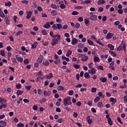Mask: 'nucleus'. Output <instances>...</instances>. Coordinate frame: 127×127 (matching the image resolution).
Returning <instances> with one entry per match:
<instances>
[{
	"label": "nucleus",
	"instance_id": "f257e3e1",
	"mask_svg": "<svg viewBox=\"0 0 127 127\" xmlns=\"http://www.w3.org/2000/svg\"><path fill=\"white\" fill-rule=\"evenodd\" d=\"M56 38H54L52 39V42L51 43L52 46H55L57 44H59V41L61 39V36L59 35V34H57L55 35Z\"/></svg>",
	"mask_w": 127,
	"mask_h": 127
},
{
	"label": "nucleus",
	"instance_id": "f03ea898",
	"mask_svg": "<svg viewBox=\"0 0 127 127\" xmlns=\"http://www.w3.org/2000/svg\"><path fill=\"white\" fill-rule=\"evenodd\" d=\"M63 104L64 107H67V106L72 105V102H71V97L68 96L64 98L63 100Z\"/></svg>",
	"mask_w": 127,
	"mask_h": 127
},
{
	"label": "nucleus",
	"instance_id": "7ed1b4c3",
	"mask_svg": "<svg viewBox=\"0 0 127 127\" xmlns=\"http://www.w3.org/2000/svg\"><path fill=\"white\" fill-rule=\"evenodd\" d=\"M52 28L54 30H56L57 29H59L60 30L61 28H62V24H54L52 26Z\"/></svg>",
	"mask_w": 127,
	"mask_h": 127
},
{
	"label": "nucleus",
	"instance_id": "20e7f679",
	"mask_svg": "<svg viewBox=\"0 0 127 127\" xmlns=\"http://www.w3.org/2000/svg\"><path fill=\"white\" fill-rule=\"evenodd\" d=\"M43 59H44L43 56L40 55L39 57L38 58L37 60V62L39 64H41V63H42V61H43Z\"/></svg>",
	"mask_w": 127,
	"mask_h": 127
},
{
	"label": "nucleus",
	"instance_id": "39448f33",
	"mask_svg": "<svg viewBox=\"0 0 127 127\" xmlns=\"http://www.w3.org/2000/svg\"><path fill=\"white\" fill-rule=\"evenodd\" d=\"M97 72V70L95 68H91L90 70H88V73L90 75H94V74Z\"/></svg>",
	"mask_w": 127,
	"mask_h": 127
},
{
	"label": "nucleus",
	"instance_id": "423d86ee",
	"mask_svg": "<svg viewBox=\"0 0 127 127\" xmlns=\"http://www.w3.org/2000/svg\"><path fill=\"white\" fill-rule=\"evenodd\" d=\"M26 18L27 19H29L31 16H32V11H28L26 12Z\"/></svg>",
	"mask_w": 127,
	"mask_h": 127
},
{
	"label": "nucleus",
	"instance_id": "0eeeda50",
	"mask_svg": "<svg viewBox=\"0 0 127 127\" xmlns=\"http://www.w3.org/2000/svg\"><path fill=\"white\" fill-rule=\"evenodd\" d=\"M86 122H87L89 125H91L93 123V120L91 119V117H90V116H87V117L86 119Z\"/></svg>",
	"mask_w": 127,
	"mask_h": 127
},
{
	"label": "nucleus",
	"instance_id": "6e6552de",
	"mask_svg": "<svg viewBox=\"0 0 127 127\" xmlns=\"http://www.w3.org/2000/svg\"><path fill=\"white\" fill-rule=\"evenodd\" d=\"M78 43V39L73 38L71 40V44L72 45H76Z\"/></svg>",
	"mask_w": 127,
	"mask_h": 127
},
{
	"label": "nucleus",
	"instance_id": "1a4fd4ad",
	"mask_svg": "<svg viewBox=\"0 0 127 127\" xmlns=\"http://www.w3.org/2000/svg\"><path fill=\"white\" fill-rule=\"evenodd\" d=\"M124 46H126V44H121V45H120V46L118 48H117V51H121V50H123V49H124Z\"/></svg>",
	"mask_w": 127,
	"mask_h": 127
},
{
	"label": "nucleus",
	"instance_id": "9d476101",
	"mask_svg": "<svg viewBox=\"0 0 127 127\" xmlns=\"http://www.w3.org/2000/svg\"><path fill=\"white\" fill-rule=\"evenodd\" d=\"M90 19L92 21H96L98 19V16L96 15H92L90 16Z\"/></svg>",
	"mask_w": 127,
	"mask_h": 127
},
{
	"label": "nucleus",
	"instance_id": "9b49d317",
	"mask_svg": "<svg viewBox=\"0 0 127 127\" xmlns=\"http://www.w3.org/2000/svg\"><path fill=\"white\" fill-rule=\"evenodd\" d=\"M113 36H114V34L112 33H108L105 38H106V39H111Z\"/></svg>",
	"mask_w": 127,
	"mask_h": 127
},
{
	"label": "nucleus",
	"instance_id": "f8f14e48",
	"mask_svg": "<svg viewBox=\"0 0 127 127\" xmlns=\"http://www.w3.org/2000/svg\"><path fill=\"white\" fill-rule=\"evenodd\" d=\"M99 80L102 82V83H106L107 81H108V78L107 77H100L99 78Z\"/></svg>",
	"mask_w": 127,
	"mask_h": 127
},
{
	"label": "nucleus",
	"instance_id": "ddd939ff",
	"mask_svg": "<svg viewBox=\"0 0 127 127\" xmlns=\"http://www.w3.org/2000/svg\"><path fill=\"white\" fill-rule=\"evenodd\" d=\"M110 102H112V105H115L117 103V99H115L113 97H111L110 99Z\"/></svg>",
	"mask_w": 127,
	"mask_h": 127
},
{
	"label": "nucleus",
	"instance_id": "4468645a",
	"mask_svg": "<svg viewBox=\"0 0 127 127\" xmlns=\"http://www.w3.org/2000/svg\"><path fill=\"white\" fill-rule=\"evenodd\" d=\"M43 94H44V96H47L48 97H49V96H50V95H51V93L50 91H47L46 90L44 91Z\"/></svg>",
	"mask_w": 127,
	"mask_h": 127
},
{
	"label": "nucleus",
	"instance_id": "2eb2a0df",
	"mask_svg": "<svg viewBox=\"0 0 127 127\" xmlns=\"http://www.w3.org/2000/svg\"><path fill=\"white\" fill-rule=\"evenodd\" d=\"M114 65H115V62L112 61L110 65L109 68L111 69V70H115V67H114Z\"/></svg>",
	"mask_w": 127,
	"mask_h": 127
},
{
	"label": "nucleus",
	"instance_id": "dca6fc26",
	"mask_svg": "<svg viewBox=\"0 0 127 127\" xmlns=\"http://www.w3.org/2000/svg\"><path fill=\"white\" fill-rule=\"evenodd\" d=\"M6 126V122L4 121H0V127H4Z\"/></svg>",
	"mask_w": 127,
	"mask_h": 127
},
{
	"label": "nucleus",
	"instance_id": "f3484780",
	"mask_svg": "<svg viewBox=\"0 0 127 127\" xmlns=\"http://www.w3.org/2000/svg\"><path fill=\"white\" fill-rule=\"evenodd\" d=\"M43 27L46 29H48V28L50 27V23L49 22H47L44 25Z\"/></svg>",
	"mask_w": 127,
	"mask_h": 127
},
{
	"label": "nucleus",
	"instance_id": "a211bd4d",
	"mask_svg": "<svg viewBox=\"0 0 127 127\" xmlns=\"http://www.w3.org/2000/svg\"><path fill=\"white\" fill-rule=\"evenodd\" d=\"M84 23L86 26H88L89 25H90V21L88 18L84 19Z\"/></svg>",
	"mask_w": 127,
	"mask_h": 127
},
{
	"label": "nucleus",
	"instance_id": "6ab92c4d",
	"mask_svg": "<svg viewBox=\"0 0 127 127\" xmlns=\"http://www.w3.org/2000/svg\"><path fill=\"white\" fill-rule=\"evenodd\" d=\"M3 103H7V100L5 98L0 97V104H3Z\"/></svg>",
	"mask_w": 127,
	"mask_h": 127
},
{
	"label": "nucleus",
	"instance_id": "aec40b11",
	"mask_svg": "<svg viewBox=\"0 0 127 127\" xmlns=\"http://www.w3.org/2000/svg\"><path fill=\"white\" fill-rule=\"evenodd\" d=\"M106 2L105 0H99L97 2V4L98 5H100V4H104Z\"/></svg>",
	"mask_w": 127,
	"mask_h": 127
},
{
	"label": "nucleus",
	"instance_id": "412c9836",
	"mask_svg": "<svg viewBox=\"0 0 127 127\" xmlns=\"http://www.w3.org/2000/svg\"><path fill=\"white\" fill-rule=\"evenodd\" d=\"M37 45H38V43L37 42H35L34 44L32 45V47H31L32 49H35Z\"/></svg>",
	"mask_w": 127,
	"mask_h": 127
},
{
	"label": "nucleus",
	"instance_id": "4be33fe9",
	"mask_svg": "<svg viewBox=\"0 0 127 127\" xmlns=\"http://www.w3.org/2000/svg\"><path fill=\"white\" fill-rule=\"evenodd\" d=\"M62 59L63 61H64V60H65L66 62H69V58L66 57L65 56H62Z\"/></svg>",
	"mask_w": 127,
	"mask_h": 127
},
{
	"label": "nucleus",
	"instance_id": "5701e85b",
	"mask_svg": "<svg viewBox=\"0 0 127 127\" xmlns=\"http://www.w3.org/2000/svg\"><path fill=\"white\" fill-rule=\"evenodd\" d=\"M84 76L86 79H90L91 78V75L88 72H85Z\"/></svg>",
	"mask_w": 127,
	"mask_h": 127
},
{
	"label": "nucleus",
	"instance_id": "b1692460",
	"mask_svg": "<svg viewBox=\"0 0 127 127\" xmlns=\"http://www.w3.org/2000/svg\"><path fill=\"white\" fill-rule=\"evenodd\" d=\"M93 60L94 61V62L96 63L97 62H99L100 61V58H99V57L94 56V58H93Z\"/></svg>",
	"mask_w": 127,
	"mask_h": 127
},
{
	"label": "nucleus",
	"instance_id": "393cba45",
	"mask_svg": "<svg viewBox=\"0 0 127 127\" xmlns=\"http://www.w3.org/2000/svg\"><path fill=\"white\" fill-rule=\"evenodd\" d=\"M52 77H53V74H52V73H50L49 75H46L45 78H46V79H51Z\"/></svg>",
	"mask_w": 127,
	"mask_h": 127
},
{
	"label": "nucleus",
	"instance_id": "a878e982",
	"mask_svg": "<svg viewBox=\"0 0 127 127\" xmlns=\"http://www.w3.org/2000/svg\"><path fill=\"white\" fill-rule=\"evenodd\" d=\"M107 47L108 48H110V50H114L115 49V46H114L113 45L109 44L107 45Z\"/></svg>",
	"mask_w": 127,
	"mask_h": 127
},
{
	"label": "nucleus",
	"instance_id": "bb28decb",
	"mask_svg": "<svg viewBox=\"0 0 127 127\" xmlns=\"http://www.w3.org/2000/svg\"><path fill=\"white\" fill-rule=\"evenodd\" d=\"M109 53L112 55V56H114V57H116V56H117V53L114 51H109Z\"/></svg>",
	"mask_w": 127,
	"mask_h": 127
},
{
	"label": "nucleus",
	"instance_id": "cd10ccee",
	"mask_svg": "<svg viewBox=\"0 0 127 127\" xmlns=\"http://www.w3.org/2000/svg\"><path fill=\"white\" fill-rule=\"evenodd\" d=\"M97 107L98 108H104V104H103V103L99 102L97 103Z\"/></svg>",
	"mask_w": 127,
	"mask_h": 127
},
{
	"label": "nucleus",
	"instance_id": "c85d7f7f",
	"mask_svg": "<svg viewBox=\"0 0 127 127\" xmlns=\"http://www.w3.org/2000/svg\"><path fill=\"white\" fill-rule=\"evenodd\" d=\"M47 100L46 98H42L39 100V103L41 104H43V103H45Z\"/></svg>",
	"mask_w": 127,
	"mask_h": 127
},
{
	"label": "nucleus",
	"instance_id": "c756f323",
	"mask_svg": "<svg viewBox=\"0 0 127 127\" xmlns=\"http://www.w3.org/2000/svg\"><path fill=\"white\" fill-rule=\"evenodd\" d=\"M59 4H60V7H61L62 9H64V8L66 7V5L63 3H61V2H60Z\"/></svg>",
	"mask_w": 127,
	"mask_h": 127
},
{
	"label": "nucleus",
	"instance_id": "7c9ffc66",
	"mask_svg": "<svg viewBox=\"0 0 127 127\" xmlns=\"http://www.w3.org/2000/svg\"><path fill=\"white\" fill-rule=\"evenodd\" d=\"M82 4H88V3H91V0H86L84 1H82L81 2Z\"/></svg>",
	"mask_w": 127,
	"mask_h": 127
},
{
	"label": "nucleus",
	"instance_id": "2f4dec72",
	"mask_svg": "<svg viewBox=\"0 0 127 127\" xmlns=\"http://www.w3.org/2000/svg\"><path fill=\"white\" fill-rule=\"evenodd\" d=\"M70 55H72V51L68 50L66 53V57H70Z\"/></svg>",
	"mask_w": 127,
	"mask_h": 127
},
{
	"label": "nucleus",
	"instance_id": "473e14b6",
	"mask_svg": "<svg viewBox=\"0 0 127 127\" xmlns=\"http://www.w3.org/2000/svg\"><path fill=\"white\" fill-rule=\"evenodd\" d=\"M16 93L17 96H21V95H22L23 93V91L18 90L17 91Z\"/></svg>",
	"mask_w": 127,
	"mask_h": 127
},
{
	"label": "nucleus",
	"instance_id": "72a5a7b5",
	"mask_svg": "<svg viewBox=\"0 0 127 127\" xmlns=\"http://www.w3.org/2000/svg\"><path fill=\"white\" fill-rule=\"evenodd\" d=\"M57 90L58 91H63V90H64V86L59 85V86H58Z\"/></svg>",
	"mask_w": 127,
	"mask_h": 127
},
{
	"label": "nucleus",
	"instance_id": "f704fd0d",
	"mask_svg": "<svg viewBox=\"0 0 127 127\" xmlns=\"http://www.w3.org/2000/svg\"><path fill=\"white\" fill-rule=\"evenodd\" d=\"M99 100H101V97H100V96H97L94 99V103H98Z\"/></svg>",
	"mask_w": 127,
	"mask_h": 127
},
{
	"label": "nucleus",
	"instance_id": "c9c22d12",
	"mask_svg": "<svg viewBox=\"0 0 127 127\" xmlns=\"http://www.w3.org/2000/svg\"><path fill=\"white\" fill-rule=\"evenodd\" d=\"M16 59H17L18 61H19V62H21V63L23 62V58L21 57H16Z\"/></svg>",
	"mask_w": 127,
	"mask_h": 127
},
{
	"label": "nucleus",
	"instance_id": "e433bc0d",
	"mask_svg": "<svg viewBox=\"0 0 127 127\" xmlns=\"http://www.w3.org/2000/svg\"><path fill=\"white\" fill-rule=\"evenodd\" d=\"M4 21H5L6 24H7V25H8V24H9V19H8V18H7V17H5Z\"/></svg>",
	"mask_w": 127,
	"mask_h": 127
},
{
	"label": "nucleus",
	"instance_id": "4c0bfd02",
	"mask_svg": "<svg viewBox=\"0 0 127 127\" xmlns=\"http://www.w3.org/2000/svg\"><path fill=\"white\" fill-rule=\"evenodd\" d=\"M88 57L84 56V57H83L81 59L82 61H83V62H85V61H87V60H88Z\"/></svg>",
	"mask_w": 127,
	"mask_h": 127
},
{
	"label": "nucleus",
	"instance_id": "58836bf2",
	"mask_svg": "<svg viewBox=\"0 0 127 127\" xmlns=\"http://www.w3.org/2000/svg\"><path fill=\"white\" fill-rule=\"evenodd\" d=\"M108 120V124L110 125V126H113V121H112V119L111 118H110L109 119H107Z\"/></svg>",
	"mask_w": 127,
	"mask_h": 127
},
{
	"label": "nucleus",
	"instance_id": "ea45409f",
	"mask_svg": "<svg viewBox=\"0 0 127 127\" xmlns=\"http://www.w3.org/2000/svg\"><path fill=\"white\" fill-rule=\"evenodd\" d=\"M127 87V83H124L123 85H120V89H125Z\"/></svg>",
	"mask_w": 127,
	"mask_h": 127
},
{
	"label": "nucleus",
	"instance_id": "a19ab883",
	"mask_svg": "<svg viewBox=\"0 0 127 127\" xmlns=\"http://www.w3.org/2000/svg\"><path fill=\"white\" fill-rule=\"evenodd\" d=\"M93 65H94V64L93 63H90L88 64V68H89V69H93Z\"/></svg>",
	"mask_w": 127,
	"mask_h": 127
},
{
	"label": "nucleus",
	"instance_id": "79ce46f5",
	"mask_svg": "<svg viewBox=\"0 0 127 127\" xmlns=\"http://www.w3.org/2000/svg\"><path fill=\"white\" fill-rule=\"evenodd\" d=\"M0 55H1V56H3V57L5 56V53L4 52V50H1L0 51Z\"/></svg>",
	"mask_w": 127,
	"mask_h": 127
},
{
	"label": "nucleus",
	"instance_id": "37998d69",
	"mask_svg": "<svg viewBox=\"0 0 127 127\" xmlns=\"http://www.w3.org/2000/svg\"><path fill=\"white\" fill-rule=\"evenodd\" d=\"M51 14L53 15V16H56V15H57V12H56L55 10H53L51 12Z\"/></svg>",
	"mask_w": 127,
	"mask_h": 127
},
{
	"label": "nucleus",
	"instance_id": "c03bdc74",
	"mask_svg": "<svg viewBox=\"0 0 127 127\" xmlns=\"http://www.w3.org/2000/svg\"><path fill=\"white\" fill-rule=\"evenodd\" d=\"M87 43H88V44L89 45H94V42H93V41H92L90 39H88L87 40Z\"/></svg>",
	"mask_w": 127,
	"mask_h": 127
},
{
	"label": "nucleus",
	"instance_id": "a18cd8bd",
	"mask_svg": "<svg viewBox=\"0 0 127 127\" xmlns=\"http://www.w3.org/2000/svg\"><path fill=\"white\" fill-rule=\"evenodd\" d=\"M43 44L44 46H48V45H49V42L48 41H45L43 42Z\"/></svg>",
	"mask_w": 127,
	"mask_h": 127
},
{
	"label": "nucleus",
	"instance_id": "49530a36",
	"mask_svg": "<svg viewBox=\"0 0 127 127\" xmlns=\"http://www.w3.org/2000/svg\"><path fill=\"white\" fill-rule=\"evenodd\" d=\"M96 42L98 43L99 45H101V46H104V44L101 42V40L99 39L98 40H96Z\"/></svg>",
	"mask_w": 127,
	"mask_h": 127
},
{
	"label": "nucleus",
	"instance_id": "de8ad7c7",
	"mask_svg": "<svg viewBox=\"0 0 127 127\" xmlns=\"http://www.w3.org/2000/svg\"><path fill=\"white\" fill-rule=\"evenodd\" d=\"M31 85H26L25 86V89L27 90V91H30V89H31Z\"/></svg>",
	"mask_w": 127,
	"mask_h": 127
},
{
	"label": "nucleus",
	"instance_id": "09e8293b",
	"mask_svg": "<svg viewBox=\"0 0 127 127\" xmlns=\"http://www.w3.org/2000/svg\"><path fill=\"white\" fill-rule=\"evenodd\" d=\"M0 17H2V18H4L5 17V15H4V13H3V12L0 11Z\"/></svg>",
	"mask_w": 127,
	"mask_h": 127
},
{
	"label": "nucleus",
	"instance_id": "8fccbe9b",
	"mask_svg": "<svg viewBox=\"0 0 127 127\" xmlns=\"http://www.w3.org/2000/svg\"><path fill=\"white\" fill-rule=\"evenodd\" d=\"M21 50L22 51H25L26 52H29L28 50L26 49L24 46H22Z\"/></svg>",
	"mask_w": 127,
	"mask_h": 127
},
{
	"label": "nucleus",
	"instance_id": "3c124183",
	"mask_svg": "<svg viewBox=\"0 0 127 127\" xmlns=\"http://www.w3.org/2000/svg\"><path fill=\"white\" fill-rule=\"evenodd\" d=\"M5 6H11V2H10V1H8V2H5Z\"/></svg>",
	"mask_w": 127,
	"mask_h": 127
},
{
	"label": "nucleus",
	"instance_id": "603ef678",
	"mask_svg": "<svg viewBox=\"0 0 127 127\" xmlns=\"http://www.w3.org/2000/svg\"><path fill=\"white\" fill-rule=\"evenodd\" d=\"M78 48L79 49H83V48H84V44H79L78 45Z\"/></svg>",
	"mask_w": 127,
	"mask_h": 127
},
{
	"label": "nucleus",
	"instance_id": "864d4df0",
	"mask_svg": "<svg viewBox=\"0 0 127 127\" xmlns=\"http://www.w3.org/2000/svg\"><path fill=\"white\" fill-rule=\"evenodd\" d=\"M91 92H92V93H96L97 92V88L92 87L91 88Z\"/></svg>",
	"mask_w": 127,
	"mask_h": 127
},
{
	"label": "nucleus",
	"instance_id": "5fc2aeb1",
	"mask_svg": "<svg viewBox=\"0 0 127 127\" xmlns=\"http://www.w3.org/2000/svg\"><path fill=\"white\" fill-rule=\"evenodd\" d=\"M72 15H78L79 14V12H77L76 11H73L71 13Z\"/></svg>",
	"mask_w": 127,
	"mask_h": 127
},
{
	"label": "nucleus",
	"instance_id": "6e6d98bb",
	"mask_svg": "<svg viewBox=\"0 0 127 127\" xmlns=\"http://www.w3.org/2000/svg\"><path fill=\"white\" fill-rule=\"evenodd\" d=\"M51 7H52V8H53L54 9H57V6L54 4H52L51 5Z\"/></svg>",
	"mask_w": 127,
	"mask_h": 127
},
{
	"label": "nucleus",
	"instance_id": "4d7b16f0",
	"mask_svg": "<svg viewBox=\"0 0 127 127\" xmlns=\"http://www.w3.org/2000/svg\"><path fill=\"white\" fill-rule=\"evenodd\" d=\"M56 21L59 23H61V22H62V20L60 18L58 17L56 18Z\"/></svg>",
	"mask_w": 127,
	"mask_h": 127
},
{
	"label": "nucleus",
	"instance_id": "13d9d810",
	"mask_svg": "<svg viewBox=\"0 0 127 127\" xmlns=\"http://www.w3.org/2000/svg\"><path fill=\"white\" fill-rule=\"evenodd\" d=\"M17 127H24V124L23 123H18L17 125Z\"/></svg>",
	"mask_w": 127,
	"mask_h": 127
},
{
	"label": "nucleus",
	"instance_id": "bf43d9fd",
	"mask_svg": "<svg viewBox=\"0 0 127 127\" xmlns=\"http://www.w3.org/2000/svg\"><path fill=\"white\" fill-rule=\"evenodd\" d=\"M43 63L44 66H48L49 65V62L48 61L43 62Z\"/></svg>",
	"mask_w": 127,
	"mask_h": 127
},
{
	"label": "nucleus",
	"instance_id": "052dcab7",
	"mask_svg": "<svg viewBox=\"0 0 127 127\" xmlns=\"http://www.w3.org/2000/svg\"><path fill=\"white\" fill-rule=\"evenodd\" d=\"M73 66L75 69H79L80 68V65L79 64H73Z\"/></svg>",
	"mask_w": 127,
	"mask_h": 127
},
{
	"label": "nucleus",
	"instance_id": "680f3d73",
	"mask_svg": "<svg viewBox=\"0 0 127 127\" xmlns=\"http://www.w3.org/2000/svg\"><path fill=\"white\" fill-rule=\"evenodd\" d=\"M74 27L77 29L79 28L80 27V23H76L75 25H74Z\"/></svg>",
	"mask_w": 127,
	"mask_h": 127
},
{
	"label": "nucleus",
	"instance_id": "e2e57ef3",
	"mask_svg": "<svg viewBox=\"0 0 127 127\" xmlns=\"http://www.w3.org/2000/svg\"><path fill=\"white\" fill-rule=\"evenodd\" d=\"M54 63H55V64H56V65H58V64H59V63H60V60H56L54 61Z\"/></svg>",
	"mask_w": 127,
	"mask_h": 127
},
{
	"label": "nucleus",
	"instance_id": "0e129e2a",
	"mask_svg": "<svg viewBox=\"0 0 127 127\" xmlns=\"http://www.w3.org/2000/svg\"><path fill=\"white\" fill-rule=\"evenodd\" d=\"M42 33L43 35H47V32L45 30H42Z\"/></svg>",
	"mask_w": 127,
	"mask_h": 127
},
{
	"label": "nucleus",
	"instance_id": "69168bd1",
	"mask_svg": "<svg viewBox=\"0 0 127 127\" xmlns=\"http://www.w3.org/2000/svg\"><path fill=\"white\" fill-rule=\"evenodd\" d=\"M43 93V91H42V89H39L38 90V95H42Z\"/></svg>",
	"mask_w": 127,
	"mask_h": 127
},
{
	"label": "nucleus",
	"instance_id": "338daca9",
	"mask_svg": "<svg viewBox=\"0 0 127 127\" xmlns=\"http://www.w3.org/2000/svg\"><path fill=\"white\" fill-rule=\"evenodd\" d=\"M16 88H17V89H21V84H17L16 85Z\"/></svg>",
	"mask_w": 127,
	"mask_h": 127
},
{
	"label": "nucleus",
	"instance_id": "774afa93",
	"mask_svg": "<svg viewBox=\"0 0 127 127\" xmlns=\"http://www.w3.org/2000/svg\"><path fill=\"white\" fill-rule=\"evenodd\" d=\"M124 101L125 103H127V95H125L124 97Z\"/></svg>",
	"mask_w": 127,
	"mask_h": 127
}]
</instances>
